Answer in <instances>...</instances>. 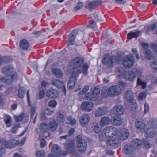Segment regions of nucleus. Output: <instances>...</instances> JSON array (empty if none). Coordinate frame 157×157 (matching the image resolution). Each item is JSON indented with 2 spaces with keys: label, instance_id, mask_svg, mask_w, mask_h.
<instances>
[{
  "label": "nucleus",
  "instance_id": "ea45409f",
  "mask_svg": "<svg viewBox=\"0 0 157 157\" xmlns=\"http://www.w3.org/2000/svg\"><path fill=\"white\" fill-rule=\"evenodd\" d=\"M87 26L90 27L94 29H97V25L95 21L93 20H90L89 21L88 24Z\"/></svg>",
  "mask_w": 157,
  "mask_h": 157
},
{
  "label": "nucleus",
  "instance_id": "58836bf2",
  "mask_svg": "<svg viewBox=\"0 0 157 157\" xmlns=\"http://www.w3.org/2000/svg\"><path fill=\"white\" fill-rule=\"evenodd\" d=\"M149 124L152 127L157 129V120L152 119L150 121Z\"/></svg>",
  "mask_w": 157,
  "mask_h": 157
},
{
  "label": "nucleus",
  "instance_id": "e2e57ef3",
  "mask_svg": "<svg viewBox=\"0 0 157 157\" xmlns=\"http://www.w3.org/2000/svg\"><path fill=\"white\" fill-rule=\"evenodd\" d=\"M137 84L138 85H143V87L144 88V82L141 80L140 77L138 78L137 80Z\"/></svg>",
  "mask_w": 157,
  "mask_h": 157
},
{
  "label": "nucleus",
  "instance_id": "864d4df0",
  "mask_svg": "<svg viewBox=\"0 0 157 157\" xmlns=\"http://www.w3.org/2000/svg\"><path fill=\"white\" fill-rule=\"evenodd\" d=\"M56 105V103L55 100L50 101L48 103V105L50 107H55Z\"/></svg>",
  "mask_w": 157,
  "mask_h": 157
},
{
  "label": "nucleus",
  "instance_id": "f257e3e1",
  "mask_svg": "<svg viewBox=\"0 0 157 157\" xmlns=\"http://www.w3.org/2000/svg\"><path fill=\"white\" fill-rule=\"evenodd\" d=\"M83 63V59L79 57L72 60L69 63L70 69L67 71V73H74L77 76H78L79 74L81 73L84 75H86L89 65L87 63H85L83 64V67H81Z\"/></svg>",
  "mask_w": 157,
  "mask_h": 157
},
{
  "label": "nucleus",
  "instance_id": "69168bd1",
  "mask_svg": "<svg viewBox=\"0 0 157 157\" xmlns=\"http://www.w3.org/2000/svg\"><path fill=\"white\" fill-rule=\"evenodd\" d=\"M89 86H86L84 87V88L83 89L82 92V94H84L89 89Z\"/></svg>",
  "mask_w": 157,
  "mask_h": 157
},
{
  "label": "nucleus",
  "instance_id": "bf43d9fd",
  "mask_svg": "<svg viewBox=\"0 0 157 157\" xmlns=\"http://www.w3.org/2000/svg\"><path fill=\"white\" fill-rule=\"evenodd\" d=\"M144 145L147 148H149L151 147V144L148 142L147 140H145L144 141Z\"/></svg>",
  "mask_w": 157,
  "mask_h": 157
},
{
  "label": "nucleus",
  "instance_id": "423d86ee",
  "mask_svg": "<svg viewBox=\"0 0 157 157\" xmlns=\"http://www.w3.org/2000/svg\"><path fill=\"white\" fill-rule=\"evenodd\" d=\"M91 92L85 94V99L86 100L95 101L98 98V88L93 86L91 88Z\"/></svg>",
  "mask_w": 157,
  "mask_h": 157
},
{
  "label": "nucleus",
  "instance_id": "de8ad7c7",
  "mask_svg": "<svg viewBox=\"0 0 157 157\" xmlns=\"http://www.w3.org/2000/svg\"><path fill=\"white\" fill-rule=\"evenodd\" d=\"M83 4L82 2H79L78 3L77 6L74 8V10L75 11H77L82 8L83 7Z\"/></svg>",
  "mask_w": 157,
  "mask_h": 157
},
{
  "label": "nucleus",
  "instance_id": "a18cd8bd",
  "mask_svg": "<svg viewBox=\"0 0 157 157\" xmlns=\"http://www.w3.org/2000/svg\"><path fill=\"white\" fill-rule=\"evenodd\" d=\"M92 128L95 132L96 133H98V126L97 122H94L93 123Z\"/></svg>",
  "mask_w": 157,
  "mask_h": 157
},
{
  "label": "nucleus",
  "instance_id": "7ed1b4c3",
  "mask_svg": "<svg viewBox=\"0 0 157 157\" xmlns=\"http://www.w3.org/2000/svg\"><path fill=\"white\" fill-rule=\"evenodd\" d=\"M142 73L141 70L137 68H135L132 70L128 71L126 72L124 75V78L127 80L133 81L136 77L138 78L141 77Z\"/></svg>",
  "mask_w": 157,
  "mask_h": 157
},
{
  "label": "nucleus",
  "instance_id": "2f4dec72",
  "mask_svg": "<svg viewBox=\"0 0 157 157\" xmlns=\"http://www.w3.org/2000/svg\"><path fill=\"white\" fill-rule=\"evenodd\" d=\"M54 75L57 78H60L62 76L63 73L58 68H54L52 70Z\"/></svg>",
  "mask_w": 157,
  "mask_h": 157
},
{
  "label": "nucleus",
  "instance_id": "8fccbe9b",
  "mask_svg": "<svg viewBox=\"0 0 157 157\" xmlns=\"http://www.w3.org/2000/svg\"><path fill=\"white\" fill-rule=\"evenodd\" d=\"M156 27V25L155 24H152L147 28L146 32H148L151 30H154L155 29Z\"/></svg>",
  "mask_w": 157,
  "mask_h": 157
},
{
  "label": "nucleus",
  "instance_id": "680f3d73",
  "mask_svg": "<svg viewBox=\"0 0 157 157\" xmlns=\"http://www.w3.org/2000/svg\"><path fill=\"white\" fill-rule=\"evenodd\" d=\"M46 144V142L44 139H42L40 141V146L41 148H43L45 147Z\"/></svg>",
  "mask_w": 157,
  "mask_h": 157
},
{
  "label": "nucleus",
  "instance_id": "c03bdc74",
  "mask_svg": "<svg viewBox=\"0 0 157 157\" xmlns=\"http://www.w3.org/2000/svg\"><path fill=\"white\" fill-rule=\"evenodd\" d=\"M20 127L19 123H17L14 125L13 127L11 129V131L12 133H15L17 129Z\"/></svg>",
  "mask_w": 157,
  "mask_h": 157
},
{
  "label": "nucleus",
  "instance_id": "4c0bfd02",
  "mask_svg": "<svg viewBox=\"0 0 157 157\" xmlns=\"http://www.w3.org/2000/svg\"><path fill=\"white\" fill-rule=\"evenodd\" d=\"M118 77L120 78L123 77L124 78V75L125 73L127 71H125L124 69L122 67H119L117 71Z\"/></svg>",
  "mask_w": 157,
  "mask_h": 157
},
{
  "label": "nucleus",
  "instance_id": "bb28decb",
  "mask_svg": "<svg viewBox=\"0 0 157 157\" xmlns=\"http://www.w3.org/2000/svg\"><path fill=\"white\" fill-rule=\"evenodd\" d=\"M19 45L21 48L24 50H27L29 47V42L25 39L21 40L19 42Z\"/></svg>",
  "mask_w": 157,
  "mask_h": 157
},
{
  "label": "nucleus",
  "instance_id": "f8f14e48",
  "mask_svg": "<svg viewBox=\"0 0 157 157\" xmlns=\"http://www.w3.org/2000/svg\"><path fill=\"white\" fill-rule=\"evenodd\" d=\"M68 74L71 75V76L68 82L67 86L69 89H72L75 86L77 80V78L78 76H77L75 74L72 73H68Z\"/></svg>",
  "mask_w": 157,
  "mask_h": 157
},
{
  "label": "nucleus",
  "instance_id": "412c9836",
  "mask_svg": "<svg viewBox=\"0 0 157 157\" xmlns=\"http://www.w3.org/2000/svg\"><path fill=\"white\" fill-rule=\"evenodd\" d=\"M98 5V0L92 1H88L86 4V6L90 11H91L93 9L96 8Z\"/></svg>",
  "mask_w": 157,
  "mask_h": 157
},
{
  "label": "nucleus",
  "instance_id": "774afa93",
  "mask_svg": "<svg viewBox=\"0 0 157 157\" xmlns=\"http://www.w3.org/2000/svg\"><path fill=\"white\" fill-rule=\"evenodd\" d=\"M32 34L33 35H36L39 36L41 34V32L40 31H35L32 32Z\"/></svg>",
  "mask_w": 157,
  "mask_h": 157
},
{
  "label": "nucleus",
  "instance_id": "f03ea898",
  "mask_svg": "<svg viewBox=\"0 0 157 157\" xmlns=\"http://www.w3.org/2000/svg\"><path fill=\"white\" fill-rule=\"evenodd\" d=\"M118 132L117 129L113 126L108 127L102 130V134L103 136L111 138L106 141L108 146L115 147L119 146L120 141L117 138Z\"/></svg>",
  "mask_w": 157,
  "mask_h": 157
},
{
  "label": "nucleus",
  "instance_id": "aec40b11",
  "mask_svg": "<svg viewBox=\"0 0 157 157\" xmlns=\"http://www.w3.org/2000/svg\"><path fill=\"white\" fill-rule=\"evenodd\" d=\"M78 33V30L75 29L69 34L68 39L69 45H73L74 44L75 39Z\"/></svg>",
  "mask_w": 157,
  "mask_h": 157
},
{
  "label": "nucleus",
  "instance_id": "b1692460",
  "mask_svg": "<svg viewBox=\"0 0 157 157\" xmlns=\"http://www.w3.org/2000/svg\"><path fill=\"white\" fill-rule=\"evenodd\" d=\"M58 92L53 89L48 90L46 93V95L49 98H55L58 96Z\"/></svg>",
  "mask_w": 157,
  "mask_h": 157
},
{
  "label": "nucleus",
  "instance_id": "09e8293b",
  "mask_svg": "<svg viewBox=\"0 0 157 157\" xmlns=\"http://www.w3.org/2000/svg\"><path fill=\"white\" fill-rule=\"evenodd\" d=\"M106 113V109L104 108H99V116L103 115Z\"/></svg>",
  "mask_w": 157,
  "mask_h": 157
},
{
  "label": "nucleus",
  "instance_id": "1a4fd4ad",
  "mask_svg": "<svg viewBox=\"0 0 157 157\" xmlns=\"http://www.w3.org/2000/svg\"><path fill=\"white\" fill-rule=\"evenodd\" d=\"M117 59L116 56H112L110 57L109 54H106L104 56L102 61L104 64H108L111 66L116 62Z\"/></svg>",
  "mask_w": 157,
  "mask_h": 157
},
{
  "label": "nucleus",
  "instance_id": "6ab92c4d",
  "mask_svg": "<svg viewBox=\"0 0 157 157\" xmlns=\"http://www.w3.org/2000/svg\"><path fill=\"white\" fill-rule=\"evenodd\" d=\"M93 103L91 102L85 101L81 104V108L82 110H86L90 112L93 109Z\"/></svg>",
  "mask_w": 157,
  "mask_h": 157
},
{
  "label": "nucleus",
  "instance_id": "0eeeda50",
  "mask_svg": "<svg viewBox=\"0 0 157 157\" xmlns=\"http://www.w3.org/2000/svg\"><path fill=\"white\" fill-rule=\"evenodd\" d=\"M77 142L76 144L77 147L78 151L81 154L84 153L87 148V142L84 140L82 139L80 136H77Z\"/></svg>",
  "mask_w": 157,
  "mask_h": 157
},
{
  "label": "nucleus",
  "instance_id": "6e6552de",
  "mask_svg": "<svg viewBox=\"0 0 157 157\" xmlns=\"http://www.w3.org/2000/svg\"><path fill=\"white\" fill-rule=\"evenodd\" d=\"M134 63V57L131 54L127 55L124 58L123 65L126 68L129 69L132 67Z\"/></svg>",
  "mask_w": 157,
  "mask_h": 157
},
{
  "label": "nucleus",
  "instance_id": "cd10ccee",
  "mask_svg": "<svg viewBox=\"0 0 157 157\" xmlns=\"http://www.w3.org/2000/svg\"><path fill=\"white\" fill-rule=\"evenodd\" d=\"M144 136L147 137H154L156 135L155 131L153 128H149L144 132Z\"/></svg>",
  "mask_w": 157,
  "mask_h": 157
},
{
  "label": "nucleus",
  "instance_id": "72a5a7b5",
  "mask_svg": "<svg viewBox=\"0 0 157 157\" xmlns=\"http://www.w3.org/2000/svg\"><path fill=\"white\" fill-rule=\"evenodd\" d=\"M142 143L141 141L138 139H133L132 142L133 146L136 148H139Z\"/></svg>",
  "mask_w": 157,
  "mask_h": 157
},
{
  "label": "nucleus",
  "instance_id": "a878e982",
  "mask_svg": "<svg viewBox=\"0 0 157 157\" xmlns=\"http://www.w3.org/2000/svg\"><path fill=\"white\" fill-rule=\"evenodd\" d=\"M13 71V67L10 65H6L2 68V72L5 74H11Z\"/></svg>",
  "mask_w": 157,
  "mask_h": 157
},
{
  "label": "nucleus",
  "instance_id": "2eb2a0df",
  "mask_svg": "<svg viewBox=\"0 0 157 157\" xmlns=\"http://www.w3.org/2000/svg\"><path fill=\"white\" fill-rule=\"evenodd\" d=\"M2 144L4 143V147L7 148H14L18 144V141L16 139H11L8 141L3 140L2 142Z\"/></svg>",
  "mask_w": 157,
  "mask_h": 157
},
{
  "label": "nucleus",
  "instance_id": "393cba45",
  "mask_svg": "<svg viewBox=\"0 0 157 157\" xmlns=\"http://www.w3.org/2000/svg\"><path fill=\"white\" fill-rule=\"evenodd\" d=\"M90 117L87 114H84L80 117V123L81 125L84 126L89 122Z\"/></svg>",
  "mask_w": 157,
  "mask_h": 157
},
{
  "label": "nucleus",
  "instance_id": "4be33fe9",
  "mask_svg": "<svg viewBox=\"0 0 157 157\" xmlns=\"http://www.w3.org/2000/svg\"><path fill=\"white\" fill-rule=\"evenodd\" d=\"M135 148L132 145L130 144H128L124 147V152L126 154L132 155L134 153Z\"/></svg>",
  "mask_w": 157,
  "mask_h": 157
},
{
  "label": "nucleus",
  "instance_id": "dca6fc26",
  "mask_svg": "<svg viewBox=\"0 0 157 157\" xmlns=\"http://www.w3.org/2000/svg\"><path fill=\"white\" fill-rule=\"evenodd\" d=\"M113 114L118 116H121L124 114V108L121 105H117L113 109Z\"/></svg>",
  "mask_w": 157,
  "mask_h": 157
},
{
  "label": "nucleus",
  "instance_id": "3c124183",
  "mask_svg": "<svg viewBox=\"0 0 157 157\" xmlns=\"http://www.w3.org/2000/svg\"><path fill=\"white\" fill-rule=\"evenodd\" d=\"M25 92V91L24 90H22L20 89H19L18 94L19 97L20 98H23Z\"/></svg>",
  "mask_w": 157,
  "mask_h": 157
},
{
  "label": "nucleus",
  "instance_id": "7c9ffc66",
  "mask_svg": "<svg viewBox=\"0 0 157 157\" xmlns=\"http://www.w3.org/2000/svg\"><path fill=\"white\" fill-rule=\"evenodd\" d=\"M14 117L15 121L17 122H19L21 121L22 120L27 122L28 120L29 117L28 116H24L23 114H21L19 116L15 115Z\"/></svg>",
  "mask_w": 157,
  "mask_h": 157
},
{
  "label": "nucleus",
  "instance_id": "4d7b16f0",
  "mask_svg": "<svg viewBox=\"0 0 157 157\" xmlns=\"http://www.w3.org/2000/svg\"><path fill=\"white\" fill-rule=\"evenodd\" d=\"M36 108L35 107L31 108V118L32 119L33 118V117L35 114L36 111Z\"/></svg>",
  "mask_w": 157,
  "mask_h": 157
},
{
  "label": "nucleus",
  "instance_id": "5701e85b",
  "mask_svg": "<svg viewBox=\"0 0 157 157\" xmlns=\"http://www.w3.org/2000/svg\"><path fill=\"white\" fill-rule=\"evenodd\" d=\"M144 58L150 60L152 59H157V57H156V55L152 53L151 50H146L144 52Z\"/></svg>",
  "mask_w": 157,
  "mask_h": 157
},
{
  "label": "nucleus",
  "instance_id": "473e14b6",
  "mask_svg": "<svg viewBox=\"0 0 157 157\" xmlns=\"http://www.w3.org/2000/svg\"><path fill=\"white\" fill-rule=\"evenodd\" d=\"M57 125L58 124L55 120H54L53 121H51L49 125L50 130L52 132L55 131L57 128Z\"/></svg>",
  "mask_w": 157,
  "mask_h": 157
},
{
  "label": "nucleus",
  "instance_id": "a19ab883",
  "mask_svg": "<svg viewBox=\"0 0 157 157\" xmlns=\"http://www.w3.org/2000/svg\"><path fill=\"white\" fill-rule=\"evenodd\" d=\"M56 119L59 122H63L64 120V117L63 114L60 113L57 114Z\"/></svg>",
  "mask_w": 157,
  "mask_h": 157
},
{
  "label": "nucleus",
  "instance_id": "4468645a",
  "mask_svg": "<svg viewBox=\"0 0 157 157\" xmlns=\"http://www.w3.org/2000/svg\"><path fill=\"white\" fill-rule=\"evenodd\" d=\"M129 135L128 131L126 129H123L120 130L117 133V138L120 140H125L127 139Z\"/></svg>",
  "mask_w": 157,
  "mask_h": 157
},
{
  "label": "nucleus",
  "instance_id": "20e7f679",
  "mask_svg": "<svg viewBox=\"0 0 157 157\" xmlns=\"http://www.w3.org/2000/svg\"><path fill=\"white\" fill-rule=\"evenodd\" d=\"M66 150L69 153L75 156L78 155V152L75 150L74 141L72 140H68L64 144Z\"/></svg>",
  "mask_w": 157,
  "mask_h": 157
},
{
  "label": "nucleus",
  "instance_id": "f3484780",
  "mask_svg": "<svg viewBox=\"0 0 157 157\" xmlns=\"http://www.w3.org/2000/svg\"><path fill=\"white\" fill-rule=\"evenodd\" d=\"M60 151V147L57 144L53 146L51 148L52 153L49 154L48 157H56Z\"/></svg>",
  "mask_w": 157,
  "mask_h": 157
},
{
  "label": "nucleus",
  "instance_id": "338daca9",
  "mask_svg": "<svg viewBox=\"0 0 157 157\" xmlns=\"http://www.w3.org/2000/svg\"><path fill=\"white\" fill-rule=\"evenodd\" d=\"M118 84L119 85H120L121 86H122L123 88L125 87L126 86V83L124 82L121 81H119Z\"/></svg>",
  "mask_w": 157,
  "mask_h": 157
},
{
  "label": "nucleus",
  "instance_id": "603ef678",
  "mask_svg": "<svg viewBox=\"0 0 157 157\" xmlns=\"http://www.w3.org/2000/svg\"><path fill=\"white\" fill-rule=\"evenodd\" d=\"M149 111V106L148 104L145 103L144 105V112L145 114L148 113Z\"/></svg>",
  "mask_w": 157,
  "mask_h": 157
},
{
  "label": "nucleus",
  "instance_id": "c9c22d12",
  "mask_svg": "<svg viewBox=\"0 0 157 157\" xmlns=\"http://www.w3.org/2000/svg\"><path fill=\"white\" fill-rule=\"evenodd\" d=\"M110 119L106 117H103L101 119L100 121V124L101 126L107 125L110 122Z\"/></svg>",
  "mask_w": 157,
  "mask_h": 157
},
{
  "label": "nucleus",
  "instance_id": "a211bd4d",
  "mask_svg": "<svg viewBox=\"0 0 157 157\" xmlns=\"http://www.w3.org/2000/svg\"><path fill=\"white\" fill-rule=\"evenodd\" d=\"M52 84L58 88L62 89V91L66 94V90L64 84L59 80L54 79L52 82Z\"/></svg>",
  "mask_w": 157,
  "mask_h": 157
},
{
  "label": "nucleus",
  "instance_id": "49530a36",
  "mask_svg": "<svg viewBox=\"0 0 157 157\" xmlns=\"http://www.w3.org/2000/svg\"><path fill=\"white\" fill-rule=\"evenodd\" d=\"M45 94V91L44 90H40L38 93V98L41 99L43 98Z\"/></svg>",
  "mask_w": 157,
  "mask_h": 157
},
{
  "label": "nucleus",
  "instance_id": "c756f323",
  "mask_svg": "<svg viewBox=\"0 0 157 157\" xmlns=\"http://www.w3.org/2000/svg\"><path fill=\"white\" fill-rule=\"evenodd\" d=\"M141 31H138L135 32H130L127 34V38L131 39L132 38H137L141 34Z\"/></svg>",
  "mask_w": 157,
  "mask_h": 157
},
{
  "label": "nucleus",
  "instance_id": "e433bc0d",
  "mask_svg": "<svg viewBox=\"0 0 157 157\" xmlns=\"http://www.w3.org/2000/svg\"><path fill=\"white\" fill-rule=\"evenodd\" d=\"M7 127H10L11 126L12 121L11 117L9 116H6L4 120Z\"/></svg>",
  "mask_w": 157,
  "mask_h": 157
},
{
  "label": "nucleus",
  "instance_id": "5fc2aeb1",
  "mask_svg": "<svg viewBox=\"0 0 157 157\" xmlns=\"http://www.w3.org/2000/svg\"><path fill=\"white\" fill-rule=\"evenodd\" d=\"M146 95V93L144 92L140 93L138 95V98L140 100H142L144 98Z\"/></svg>",
  "mask_w": 157,
  "mask_h": 157
},
{
  "label": "nucleus",
  "instance_id": "9b49d317",
  "mask_svg": "<svg viewBox=\"0 0 157 157\" xmlns=\"http://www.w3.org/2000/svg\"><path fill=\"white\" fill-rule=\"evenodd\" d=\"M17 74L16 73H13L12 75L6 76L1 78V81L3 83L7 84L13 83L16 79Z\"/></svg>",
  "mask_w": 157,
  "mask_h": 157
},
{
  "label": "nucleus",
  "instance_id": "f704fd0d",
  "mask_svg": "<svg viewBox=\"0 0 157 157\" xmlns=\"http://www.w3.org/2000/svg\"><path fill=\"white\" fill-rule=\"evenodd\" d=\"M40 131L44 133L46 132L48 130V125L45 123H43L40 124Z\"/></svg>",
  "mask_w": 157,
  "mask_h": 157
},
{
  "label": "nucleus",
  "instance_id": "052dcab7",
  "mask_svg": "<svg viewBox=\"0 0 157 157\" xmlns=\"http://www.w3.org/2000/svg\"><path fill=\"white\" fill-rule=\"evenodd\" d=\"M49 109L48 108H47L46 109L45 111V113L46 114L50 115L52 114L54 111L53 109Z\"/></svg>",
  "mask_w": 157,
  "mask_h": 157
},
{
  "label": "nucleus",
  "instance_id": "9d476101",
  "mask_svg": "<svg viewBox=\"0 0 157 157\" xmlns=\"http://www.w3.org/2000/svg\"><path fill=\"white\" fill-rule=\"evenodd\" d=\"M121 88L118 86H113L109 87L106 90L107 95H117L121 92Z\"/></svg>",
  "mask_w": 157,
  "mask_h": 157
},
{
  "label": "nucleus",
  "instance_id": "37998d69",
  "mask_svg": "<svg viewBox=\"0 0 157 157\" xmlns=\"http://www.w3.org/2000/svg\"><path fill=\"white\" fill-rule=\"evenodd\" d=\"M36 157H44L45 153L43 151L38 150L35 153Z\"/></svg>",
  "mask_w": 157,
  "mask_h": 157
},
{
  "label": "nucleus",
  "instance_id": "c85d7f7f",
  "mask_svg": "<svg viewBox=\"0 0 157 157\" xmlns=\"http://www.w3.org/2000/svg\"><path fill=\"white\" fill-rule=\"evenodd\" d=\"M111 122L113 125L120 126L122 124V120L120 117H114L112 118Z\"/></svg>",
  "mask_w": 157,
  "mask_h": 157
},
{
  "label": "nucleus",
  "instance_id": "0e129e2a",
  "mask_svg": "<svg viewBox=\"0 0 157 157\" xmlns=\"http://www.w3.org/2000/svg\"><path fill=\"white\" fill-rule=\"evenodd\" d=\"M143 46L144 48V52L146 50H150L149 49H148V45L147 44H143Z\"/></svg>",
  "mask_w": 157,
  "mask_h": 157
},
{
  "label": "nucleus",
  "instance_id": "39448f33",
  "mask_svg": "<svg viewBox=\"0 0 157 157\" xmlns=\"http://www.w3.org/2000/svg\"><path fill=\"white\" fill-rule=\"evenodd\" d=\"M124 97L129 102V107L131 109L136 108L137 105L134 98V95L132 92L130 90H128L125 92Z\"/></svg>",
  "mask_w": 157,
  "mask_h": 157
},
{
  "label": "nucleus",
  "instance_id": "6e6d98bb",
  "mask_svg": "<svg viewBox=\"0 0 157 157\" xmlns=\"http://www.w3.org/2000/svg\"><path fill=\"white\" fill-rule=\"evenodd\" d=\"M150 65L152 68L157 70V61L151 62L150 63Z\"/></svg>",
  "mask_w": 157,
  "mask_h": 157
},
{
  "label": "nucleus",
  "instance_id": "ddd939ff",
  "mask_svg": "<svg viewBox=\"0 0 157 157\" xmlns=\"http://www.w3.org/2000/svg\"><path fill=\"white\" fill-rule=\"evenodd\" d=\"M135 125L136 129L140 132L144 131L147 128L146 124L140 120H136L135 122Z\"/></svg>",
  "mask_w": 157,
  "mask_h": 157
},
{
  "label": "nucleus",
  "instance_id": "13d9d810",
  "mask_svg": "<svg viewBox=\"0 0 157 157\" xmlns=\"http://www.w3.org/2000/svg\"><path fill=\"white\" fill-rule=\"evenodd\" d=\"M68 120L70 121L71 124H74L76 123L75 120L72 118L71 117H67Z\"/></svg>",
  "mask_w": 157,
  "mask_h": 157
},
{
  "label": "nucleus",
  "instance_id": "79ce46f5",
  "mask_svg": "<svg viewBox=\"0 0 157 157\" xmlns=\"http://www.w3.org/2000/svg\"><path fill=\"white\" fill-rule=\"evenodd\" d=\"M150 48L154 51V53L157 57V44L155 43H152L150 44Z\"/></svg>",
  "mask_w": 157,
  "mask_h": 157
}]
</instances>
